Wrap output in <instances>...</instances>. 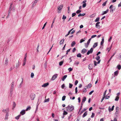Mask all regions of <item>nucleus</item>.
Returning a JSON list of instances; mask_svg holds the SVG:
<instances>
[{
	"mask_svg": "<svg viewBox=\"0 0 121 121\" xmlns=\"http://www.w3.org/2000/svg\"><path fill=\"white\" fill-rule=\"evenodd\" d=\"M66 110L69 112L73 110L74 109V108L72 105L69 106H68L66 108Z\"/></svg>",
	"mask_w": 121,
	"mask_h": 121,
	"instance_id": "obj_1",
	"label": "nucleus"
},
{
	"mask_svg": "<svg viewBox=\"0 0 121 121\" xmlns=\"http://www.w3.org/2000/svg\"><path fill=\"white\" fill-rule=\"evenodd\" d=\"M14 82H12L11 83V86L10 90V94H11V96L12 94V92L13 90L14 87Z\"/></svg>",
	"mask_w": 121,
	"mask_h": 121,
	"instance_id": "obj_2",
	"label": "nucleus"
},
{
	"mask_svg": "<svg viewBox=\"0 0 121 121\" xmlns=\"http://www.w3.org/2000/svg\"><path fill=\"white\" fill-rule=\"evenodd\" d=\"M35 97V94L33 93L31 94L30 96V98L31 100H34V99Z\"/></svg>",
	"mask_w": 121,
	"mask_h": 121,
	"instance_id": "obj_3",
	"label": "nucleus"
},
{
	"mask_svg": "<svg viewBox=\"0 0 121 121\" xmlns=\"http://www.w3.org/2000/svg\"><path fill=\"white\" fill-rule=\"evenodd\" d=\"M113 5H111L109 8L110 9V12L113 13V11L115 10V8H114L112 7Z\"/></svg>",
	"mask_w": 121,
	"mask_h": 121,
	"instance_id": "obj_4",
	"label": "nucleus"
},
{
	"mask_svg": "<svg viewBox=\"0 0 121 121\" xmlns=\"http://www.w3.org/2000/svg\"><path fill=\"white\" fill-rule=\"evenodd\" d=\"M93 49L92 48H91L90 50H89L87 53V55H89L90 53H91L93 51Z\"/></svg>",
	"mask_w": 121,
	"mask_h": 121,
	"instance_id": "obj_5",
	"label": "nucleus"
},
{
	"mask_svg": "<svg viewBox=\"0 0 121 121\" xmlns=\"http://www.w3.org/2000/svg\"><path fill=\"white\" fill-rule=\"evenodd\" d=\"M58 74H56L54 75L52 77V80H54L57 77Z\"/></svg>",
	"mask_w": 121,
	"mask_h": 121,
	"instance_id": "obj_6",
	"label": "nucleus"
},
{
	"mask_svg": "<svg viewBox=\"0 0 121 121\" xmlns=\"http://www.w3.org/2000/svg\"><path fill=\"white\" fill-rule=\"evenodd\" d=\"M63 7V4H61L59 6L57 7V9L58 10L60 11L62 9Z\"/></svg>",
	"mask_w": 121,
	"mask_h": 121,
	"instance_id": "obj_7",
	"label": "nucleus"
},
{
	"mask_svg": "<svg viewBox=\"0 0 121 121\" xmlns=\"http://www.w3.org/2000/svg\"><path fill=\"white\" fill-rule=\"evenodd\" d=\"M100 23L99 22H97L95 24V26L97 28L99 29L100 28V26L99 25Z\"/></svg>",
	"mask_w": 121,
	"mask_h": 121,
	"instance_id": "obj_8",
	"label": "nucleus"
},
{
	"mask_svg": "<svg viewBox=\"0 0 121 121\" xmlns=\"http://www.w3.org/2000/svg\"><path fill=\"white\" fill-rule=\"evenodd\" d=\"M49 84L48 82H47L44 84L42 85V86L43 87H47L49 85Z\"/></svg>",
	"mask_w": 121,
	"mask_h": 121,
	"instance_id": "obj_9",
	"label": "nucleus"
},
{
	"mask_svg": "<svg viewBox=\"0 0 121 121\" xmlns=\"http://www.w3.org/2000/svg\"><path fill=\"white\" fill-rule=\"evenodd\" d=\"M108 11H109V9H107V10L106 11H103L102 12V15H103L104 14L107 13H108Z\"/></svg>",
	"mask_w": 121,
	"mask_h": 121,
	"instance_id": "obj_10",
	"label": "nucleus"
},
{
	"mask_svg": "<svg viewBox=\"0 0 121 121\" xmlns=\"http://www.w3.org/2000/svg\"><path fill=\"white\" fill-rule=\"evenodd\" d=\"M119 108L118 107H116V112L115 113V114H118V111L119 110Z\"/></svg>",
	"mask_w": 121,
	"mask_h": 121,
	"instance_id": "obj_11",
	"label": "nucleus"
},
{
	"mask_svg": "<svg viewBox=\"0 0 121 121\" xmlns=\"http://www.w3.org/2000/svg\"><path fill=\"white\" fill-rule=\"evenodd\" d=\"M87 50L85 48L83 49L81 51V53L82 54H84L87 51Z\"/></svg>",
	"mask_w": 121,
	"mask_h": 121,
	"instance_id": "obj_12",
	"label": "nucleus"
},
{
	"mask_svg": "<svg viewBox=\"0 0 121 121\" xmlns=\"http://www.w3.org/2000/svg\"><path fill=\"white\" fill-rule=\"evenodd\" d=\"M92 64H91L89 65L88 67L89 69L91 70L92 69Z\"/></svg>",
	"mask_w": 121,
	"mask_h": 121,
	"instance_id": "obj_13",
	"label": "nucleus"
},
{
	"mask_svg": "<svg viewBox=\"0 0 121 121\" xmlns=\"http://www.w3.org/2000/svg\"><path fill=\"white\" fill-rule=\"evenodd\" d=\"M86 98L85 97H84L83 99L82 100L81 104H83L85 102V101L86 100Z\"/></svg>",
	"mask_w": 121,
	"mask_h": 121,
	"instance_id": "obj_14",
	"label": "nucleus"
},
{
	"mask_svg": "<svg viewBox=\"0 0 121 121\" xmlns=\"http://www.w3.org/2000/svg\"><path fill=\"white\" fill-rule=\"evenodd\" d=\"M73 29V28L72 29H71L70 30H69V31L68 32V33L67 34L65 35V37H67V36H68V35H69L70 32L72 31V30Z\"/></svg>",
	"mask_w": 121,
	"mask_h": 121,
	"instance_id": "obj_15",
	"label": "nucleus"
},
{
	"mask_svg": "<svg viewBox=\"0 0 121 121\" xmlns=\"http://www.w3.org/2000/svg\"><path fill=\"white\" fill-rule=\"evenodd\" d=\"M98 45V43H94L93 45V47L94 48H95Z\"/></svg>",
	"mask_w": 121,
	"mask_h": 121,
	"instance_id": "obj_16",
	"label": "nucleus"
},
{
	"mask_svg": "<svg viewBox=\"0 0 121 121\" xmlns=\"http://www.w3.org/2000/svg\"><path fill=\"white\" fill-rule=\"evenodd\" d=\"M25 113V111L24 110H22L20 112V113L22 115H23Z\"/></svg>",
	"mask_w": 121,
	"mask_h": 121,
	"instance_id": "obj_17",
	"label": "nucleus"
},
{
	"mask_svg": "<svg viewBox=\"0 0 121 121\" xmlns=\"http://www.w3.org/2000/svg\"><path fill=\"white\" fill-rule=\"evenodd\" d=\"M87 111H86L83 114V115L82 116L84 118V117H85V116H86L87 115Z\"/></svg>",
	"mask_w": 121,
	"mask_h": 121,
	"instance_id": "obj_18",
	"label": "nucleus"
},
{
	"mask_svg": "<svg viewBox=\"0 0 121 121\" xmlns=\"http://www.w3.org/2000/svg\"><path fill=\"white\" fill-rule=\"evenodd\" d=\"M20 65V64H19V61H18V63H17L16 65V69H17L19 67Z\"/></svg>",
	"mask_w": 121,
	"mask_h": 121,
	"instance_id": "obj_19",
	"label": "nucleus"
},
{
	"mask_svg": "<svg viewBox=\"0 0 121 121\" xmlns=\"http://www.w3.org/2000/svg\"><path fill=\"white\" fill-rule=\"evenodd\" d=\"M76 44V43L75 41H73L72 42L71 44V46L72 47H73Z\"/></svg>",
	"mask_w": 121,
	"mask_h": 121,
	"instance_id": "obj_20",
	"label": "nucleus"
},
{
	"mask_svg": "<svg viewBox=\"0 0 121 121\" xmlns=\"http://www.w3.org/2000/svg\"><path fill=\"white\" fill-rule=\"evenodd\" d=\"M118 70H117L115 71L114 73V75L115 76H117L118 74Z\"/></svg>",
	"mask_w": 121,
	"mask_h": 121,
	"instance_id": "obj_21",
	"label": "nucleus"
},
{
	"mask_svg": "<svg viewBox=\"0 0 121 121\" xmlns=\"http://www.w3.org/2000/svg\"><path fill=\"white\" fill-rule=\"evenodd\" d=\"M104 38H103L102 39V41L101 43L100 44L101 45H102L104 43Z\"/></svg>",
	"mask_w": 121,
	"mask_h": 121,
	"instance_id": "obj_22",
	"label": "nucleus"
},
{
	"mask_svg": "<svg viewBox=\"0 0 121 121\" xmlns=\"http://www.w3.org/2000/svg\"><path fill=\"white\" fill-rule=\"evenodd\" d=\"M85 15V13L81 14L80 13L78 15V17H79L80 16H83Z\"/></svg>",
	"mask_w": 121,
	"mask_h": 121,
	"instance_id": "obj_23",
	"label": "nucleus"
},
{
	"mask_svg": "<svg viewBox=\"0 0 121 121\" xmlns=\"http://www.w3.org/2000/svg\"><path fill=\"white\" fill-rule=\"evenodd\" d=\"M8 59L7 58L6 59L5 62V64L6 65H7L8 63Z\"/></svg>",
	"mask_w": 121,
	"mask_h": 121,
	"instance_id": "obj_24",
	"label": "nucleus"
},
{
	"mask_svg": "<svg viewBox=\"0 0 121 121\" xmlns=\"http://www.w3.org/2000/svg\"><path fill=\"white\" fill-rule=\"evenodd\" d=\"M64 39H62L60 41V45L62 44L64 42Z\"/></svg>",
	"mask_w": 121,
	"mask_h": 121,
	"instance_id": "obj_25",
	"label": "nucleus"
},
{
	"mask_svg": "<svg viewBox=\"0 0 121 121\" xmlns=\"http://www.w3.org/2000/svg\"><path fill=\"white\" fill-rule=\"evenodd\" d=\"M67 75H65L64 76L63 78L62 79L63 81H64L65 80V79L67 77Z\"/></svg>",
	"mask_w": 121,
	"mask_h": 121,
	"instance_id": "obj_26",
	"label": "nucleus"
},
{
	"mask_svg": "<svg viewBox=\"0 0 121 121\" xmlns=\"http://www.w3.org/2000/svg\"><path fill=\"white\" fill-rule=\"evenodd\" d=\"M95 16V14H93L90 16V17L91 18Z\"/></svg>",
	"mask_w": 121,
	"mask_h": 121,
	"instance_id": "obj_27",
	"label": "nucleus"
},
{
	"mask_svg": "<svg viewBox=\"0 0 121 121\" xmlns=\"http://www.w3.org/2000/svg\"><path fill=\"white\" fill-rule=\"evenodd\" d=\"M119 96H116L115 100L116 101H118V100L119 99Z\"/></svg>",
	"mask_w": 121,
	"mask_h": 121,
	"instance_id": "obj_28",
	"label": "nucleus"
},
{
	"mask_svg": "<svg viewBox=\"0 0 121 121\" xmlns=\"http://www.w3.org/2000/svg\"><path fill=\"white\" fill-rule=\"evenodd\" d=\"M118 69L119 70H120L121 68V66L120 65H118L117 66Z\"/></svg>",
	"mask_w": 121,
	"mask_h": 121,
	"instance_id": "obj_29",
	"label": "nucleus"
},
{
	"mask_svg": "<svg viewBox=\"0 0 121 121\" xmlns=\"http://www.w3.org/2000/svg\"><path fill=\"white\" fill-rule=\"evenodd\" d=\"M100 57L99 56H98L96 57L95 59L97 60H99L100 59Z\"/></svg>",
	"mask_w": 121,
	"mask_h": 121,
	"instance_id": "obj_30",
	"label": "nucleus"
},
{
	"mask_svg": "<svg viewBox=\"0 0 121 121\" xmlns=\"http://www.w3.org/2000/svg\"><path fill=\"white\" fill-rule=\"evenodd\" d=\"M77 57H81V55L80 53H79L78 54H77Z\"/></svg>",
	"mask_w": 121,
	"mask_h": 121,
	"instance_id": "obj_31",
	"label": "nucleus"
},
{
	"mask_svg": "<svg viewBox=\"0 0 121 121\" xmlns=\"http://www.w3.org/2000/svg\"><path fill=\"white\" fill-rule=\"evenodd\" d=\"M49 99L48 98L47 99H45L44 100V102H48L49 101Z\"/></svg>",
	"mask_w": 121,
	"mask_h": 121,
	"instance_id": "obj_32",
	"label": "nucleus"
},
{
	"mask_svg": "<svg viewBox=\"0 0 121 121\" xmlns=\"http://www.w3.org/2000/svg\"><path fill=\"white\" fill-rule=\"evenodd\" d=\"M65 98L66 96L65 95L63 96L62 97V101H64L65 100Z\"/></svg>",
	"mask_w": 121,
	"mask_h": 121,
	"instance_id": "obj_33",
	"label": "nucleus"
},
{
	"mask_svg": "<svg viewBox=\"0 0 121 121\" xmlns=\"http://www.w3.org/2000/svg\"><path fill=\"white\" fill-rule=\"evenodd\" d=\"M16 106V104L15 102H13V108L15 107Z\"/></svg>",
	"mask_w": 121,
	"mask_h": 121,
	"instance_id": "obj_34",
	"label": "nucleus"
},
{
	"mask_svg": "<svg viewBox=\"0 0 121 121\" xmlns=\"http://www.w3.org/2000/svg\"><path fill=\"white\" fill-rule=\"evenodd\" d=\"M31 108L30 107H29L26 110V111H27L29 110H30Z\"/></svg>",
	"mask_w": 121,
	"mask_h": 121,
	"instance_id": "obj_35",
	"label": "nucleus"
},
{
	"mask_svg": "<svg viewBox=\"0 0 121 121\" xmlns=\"http://www.w3.org/2000/svg\"><path fill=\"white\" fill-rule=\"evenodd\" d=\"M99 17H98L95 20V22H98L99 21Z\"/></svg>",
	"mask_w": 121,
	"mask_h": 121,
	"instance_id": "obj_36",
	"label": "nucleus"
},
{
	"mask_svg": "<svg viewBox=\"0 0 121 121\" xmlns=\"http://www.w3.org/2000/svg\"><path fill=\"white\" fill-rule=\"evenodd\" d=\"M111 47H112V46H110V48H107V50L108 51V52H109V51H110V50Z\"/></svg>",
	"mask_w": 121,
	"mask_h": 121,
	"instance_id": "obj_37",
	"label": "nucleus"
},
{
	"mask_svg": "<svg viewBox=\"0 0 121 121\" xmlns=\"http://www.w3.org/2000/svg\"><path fill=\"white\" fill-rule=\"evenodd\" d=\"M63 61H61L59 63V65L60 66H61L63 64Z\"/></svg>",
	"mask_w": 121,
	"mask_h": 121,
	"instance_id": "obj_38",
	"label": "nucleus"
},
{
	"mask_svg": "<svg viewBox=\"0 0 121 121\" xmlns=\"http://www.w3.org/2000/svg\"><path fill=\"white\" fill-rule=\"evenodd\" d=\"M107 0L105 2H104V3L103 4H102V5L103 6H105L106 5V3H107Z\"/></svg>",
	"mask_w": 121,
	"mask_h": 121,
	"instance_id": "obj_39",
	"label": "nucleus"
},
{
	"mask_svg": "<svg viewBox=\"0 0 121 121\" xmlns=\"http://www.w3.org/2000/svg\"><path fill=\"white\" fill-rule=\"evenodd\" d=\"M81 10H78L76 11V12L78 14L81 12Z\"/></svg>",
	"mask_w": 121,
	"mask_h": 121,
	"instance_id": "obj_40",
	"label": "nucleus"
},
{
	"mask_svg": "<svg viewBox=\"0 0 121 121\" xmlns=\"http://www.w3.org/2000/svg\"><path fill=\"white\" fill-rule=\"evenodd\" d=\"M91 86V84H89L87 86V87H89L90 88Z\"/></svg>",
	"mask_w": 121,
	"mask_h": 121,
	"instance_id": "obj_41",
	"label": "nucleus"
},
{
	"mask_svg": "<svg viewBox=\"0 0 121 121\" xmlns=\"http://www.w3.org/2000/svg\"><path fill=\"white\" fill-rule=\"evenodd\" d=\"M20 116H21V115H19L18 116H17L16 117H15V118L16 119L18 120V119H19V118L20 117Z\"/></svg>",
	"mask_w": 121,
	"mask_h": 121,
	"instance_id": "obj_42",
	"label": "nucleus"
},
{
	"mask_svg": "<svg viewBox=\"0 0 121 121\" xmlns=\"http://www.w3.org/2000/svg\"><path fill=\"white\" fill-rule=\"evenodd\" d=\"M110 96H107L106 95V96H105V99H109V98L110 97Z\"/></svg>",
	"mask_w": 121,
	"mask_h": 121,
	"instance_id": "obj_43",
	"label": "nucleus"
},
{
	"mask_svg": "<svg viewBox=\"0 0 121 121\" xmlns=\"http://www.w3.org/2000/svg\"><path fill=\"white\" fill-rule=\"evenodd\" d=\"M86 3H85L83 4L82 5V7L83 8L85 7L86 6Z\"/></svg>",
	"mask_w": 121,
	"mask_h": 121,
	"instance_id": "obj_44",
	"label": "nucleus"
},
{
	"mask_svg": "<svg viewBox=\"0 0 121 121\" xmlns=\"http://www.w3.org/2000/svg\"><path fill=\"white\" fill-rule=\"evenodd\" d=\"M39 44H38V45L37 47V52H39Z\"/></svg>",
	"mask_w": 121,
	"mask_h": 121,
	"instance_id": "obj_45",
	"label": "nucleus"
},
{
	"mask_svg": "<svg viewBox=\"0 0 121 121\" xmlns=\"http://www.w3.org/2000/svg\"><path fill=\"white\" fill-rule=\"evenodd\" d=\"M34 74L33 73H31V77L32 78H33L34 76Z\"/></svg>",
	"mask_w": 121,
	"mask_h": 121,
	"instance_id": "obj_46",
	"label": "nucleus"
},
{
	"mask_svg": "<svg viewBox=\"0 0 121 121\" xmlns=\"http://www.w3.org/2000/svg\"><path fill=\"white\" fill-rule=\"evenodd\" d=\"M76 14L75 13H73L72 14V17H73L76 15Z\"/></svg>",
	"mask_w": 121,
	"mask_h": 121,
	"instance_id": "obj_47",
	"label": "nucleus"
},
{
	"mask_svg": "<svg viewBox=\"0 0 121 121\" xmlns=\"http://www.w3.org/2000/svg\"><path fill=\"white\" fill-rule=\"evenodd\" d=\"M95 116V114L94 113L92 112V115L91 116V118H93Z\"/></svg>",
	"mask_w": 121,
	"mask_h": 121,
	"instance_id": "obj_48",
	"label": "nucleus"
},
{
	"mask_svg": "<svg viewBox=\"0 0 121 121\" xmlns=\"http://www.w3.org/2000/svg\"><path fill=\"white\" fill-rule=\"evenodd\" d=\"M68 70L69 71V72H70L72 71L73 70V69L71 68H69L68 69Z\"/></svg>",
	"mask_w": 121,
	"mask_h": 121,
	"instance_id": "obj_49",
	"label": "nucleus"
},
{
	"mask_svg": "<svg viewBox=\"0 0 121 121\" xmlns=\"http://www.w3.org/2000/svg\"><path fill=\"white\" fill-rule=\"evenodd\" d=\"M86 110V109L85 108H84V109H83L82 110V112H81V113H82V112L85 111Z\"/></svg>",
	"mask_w": 121,
	"mask_h": 121,
	"instance_id": "obj_50",
	"label": "nucleus"
},
{
	"mask_svg": "<svg viewBox=\"0 0 121 121\" xmlns=\"http://www.w3.org/2000/svg\"><path fill=\"white\" fill-rule=\"evenodd\" d=\"M105 97L104 96H103V97L101 99V102H102L103 101V100H104V98H105Z\"/></svg>",
	"mask_w": 121,
	"mask_h": 121,
	"instance_id": "obj_51",
	"label": "nucleus"
},
{
	"mask_svg": "<svg viewBox=\"0 0 121 121\" xmlns=\"http://www.w3.org/2000/svg\"><path fill=\"white\" fill-rule=\"evenodd\" d=\"M83 104H81V106H80V108L79 110V111H80L82 109V106H83Z\"/></svg>",
	"mask_w": 121,
	"mask_h": 121,
	"instance_id": "obj_52",
	"label": "nucleus"
},
{
	"mask_svg": "<svg viewBox=\"0 0 121 121\" xmlns=\"http://www.w3.org/2000/svg\"><path fill=\"white\" fill-rule=\"evenodd\" d=\"M78 81L77 80H76L75 82V85H77V84L78 83Z\"/></svg>",
	"mask_w": 121,
	"mask_h": 121,
	"instance_id": "obj_53",
	"label": "nucleus"
},
{
	"mask_svg": "<svg viewBox=\"0 0 121 121\" xmlns=\"http://www.w3.org/2000/svg\"><path fill=\"white\" fill-rule=\"evenodd\" d=\"M85 41V40H84L83 39H82L80 40V43H81L83 42H84Z\"/></svg>",
	"mask_w": 121,
	"mask_h": 121,
	"instance_id": "obj_54",
	"label": "nucleus"
},
{
	"mask_svg": "<svg viewBox=\"0 0 121 121\" xmlns=\"http://www.w3.org/2000/svg\"><path fill=\"white\" fill-rule=\"evenodd\" d=\"M73 86V85L69 83V87L70 88H71L72 87V86Z\"/></svg>",
	"mask_w": 121,
	"mask_h": 121,
	"instance_id": "obj_55",
	"label": "nucleus"
},
{
	"mask_svg": "<svg viewBox=\"0 0 121 121\" xmlns=\"http://www.w3.org/2000/svg\"><path fill=\"white\" fill-rule=\"evenodd\" d=\"M107 91V90H106L104 93L103 96L105 97V95L106 94V92Z\"/></svg>",
	"mask_w": 121,
	"mask_h": 121,
	"instance_id": "obj_56",
	"label": "nucleus"
},
{
	"mask_svg": "<svg viewBox=\"0 0 121 121\" xmlns=\"http://www.w3.org/2000/svg\"><path fill=\"white\" fill-rule=\"evenodd\" d=\"M68 113L67 112L65 111H64L63 113V115H66Z\"/></svg>",
	"mask_w": 121,
	"mask_h": 121,
	"instance_id": "obj_57",
	"label": "nucleus"
},
{
	"mask_svg": "<svg viewBox=\"0 0 121 121\" xmlns=\"http://www.w3.org/2000/svg\"><path fill=\"white\" fill-rule=\"evenodd\" d=\"M66 16H65L64 15H63V17H62V19H63L65 20L66 19Z\"/></svg>",
	"mask_w": 121,
	"mask_h": 121,
	"instance_id": "obj_58",
	"label": "nucleus"
},
{
	"mask_svg": "<svg viewBox=\"0 0 121 121\" xmlns=\"http://www.w3.org/2000/svg\"><path fill=\"white\" fill-rule=\"evenodd\" d=\"M47 23V22H46L44 25H43V27L42 28V29H43L44 28V27H45V26L46 24V23Z\"/></svg>",
	"mask_w": 121,
	"mask_h": 121,
	"instance_id": "obj_59",
	"label": "nucleus"
},
{
	"mask_svg": "<svg viewBox=\"0 0 121 121\" xmlns=\"http://www.w3.org/2000/svg\"><path fill=\"white\" fill-rule=\"evenodd\" d=\"M94 64L95 65V66H96L97 65V62L96 61H94Z\"/></svg>",
	"mask_w": 121,
	"mask_h": 121,
	"instance_id": "obj_60",
	"label": "nucleus"
},
{
	"mask_svg": "<svg viewBox=\"0 0 121 121\" xmlns=\"http://www.w3.org/2000/svg\"><path fill=\"white\" fill-rule=\"evenodd\" d=\"M61 87V88H62L64 89V87H65V84H63L62 85Z\"/></svg>",
	"mask_w": 121,
	"mask_h": 121,
	"instance_id": "obj_61",
	"label": "nucleus"
},
{
	"mask_svg": "<svg viewBox=\"0 0 121 121\" xmlns=\"http://www.w3.org/2000/svg\"><path fill=\"white\" fill-rule=\"evenodd\" d=\"M75 93L76 94L78 92L77 88V87H76L75 88Z\"/></svg>",
	"mask_w": 121,
	"mask_h": 121,
	"instance_id": "obj_62",
	"label": "nucleus"
},
{
	"mask_svg": "<svg viewBox=\"0 0 121 121\" xmlns=\"http://www.w3.org/2000/svg\"><path fill=\"white\" fill-rule=\"evenodd\" d=\"M119 55H120L119 56V59L121 60V53L119 54Z\"/></svg>",
	"mask_w": 121,
	"mask_h": 121,
	"instance_id": "obj_63",
	"label": "nucleus"
},
{
	"mask_svg": "<svg viewBox=\"0 0 121 121\" xmlns=\"http://www.w3.org/2000/svg\"><path fill=\"white\" fill-rule=\"evenodd\" d=\"M94 92V91H92L89 93V95H91Z\"/></svg>",
	"mask_w": 121,
	"mask_h": 121,
	"instance_id": "obj_64",
	"label": "nucleus"
}]
</instances>
